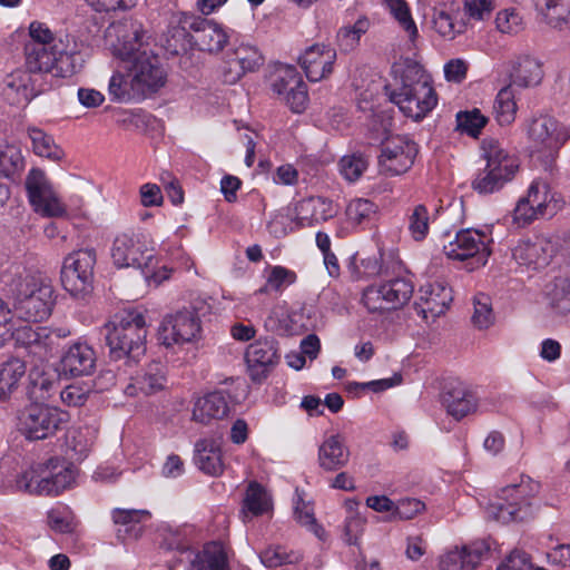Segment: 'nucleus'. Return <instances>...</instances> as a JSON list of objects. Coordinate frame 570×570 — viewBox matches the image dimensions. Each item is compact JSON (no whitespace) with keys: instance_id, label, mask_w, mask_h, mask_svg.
Wrapping results in <instances>:
<instances>
[{"instance_id":"f257e3e1","label":"nucleus","mask_w":570,"mask_h":570,"mask_svg":"<svg viewBox=\"0 0 570 570\" xmlns=\"http://www.w3.org/2000/svg\"><path fill=\"white\" fill-rule=\"evenodd\" d=\"M145 33L142 24L132 19L112 22L105 31L106 42L114 56L126 63L142 99L157 92L166 82L158 57L144 49Z\"/></svg>"},{"instance_id":"f03ea898","label":"nucleus","mask_w":570,"mask_h":570,"mask_svg":"<svg viewBox=\"0 0 570 570\" xmlns=\"http://www.w3.org/2000/svg\"><path fill=\"white\" fill-rule=\"evenodd\" d=\"M30 41L24 46L26 66L31 71L51 72L69 77L81 66L78 46L68 35L55 37L46 23L33 21L29 26Z\"/></svg>"},{"instance_id":"7ed1b4c3","label":"nucleus","mask_w":570,"mask_h":570,"mask_svg":"<svg viewBox=\"0 0 570 570\" xmlns=\"http://www.w3.org/2000/svg\"><path fill=\"white\" fill-rule=\"evenodd\" d=\"M394 82L385 86L390 100L409 118H424L438 104L430 76L415 62L395 68Z\"/></svg>"},{"instance_id":"20e7f679","label":"nucleus","mask_w":570,"mask_h":570,"mask_svg":"<svg viewBox=\"0 0 570 570\" xmlns=\"http://www.w3.org/2000/svg\"><path fill=\"white\" fill-rule=\"evenodd\" d=\"M106 343L114 360L137 361L146 352L147 323L142 312L124 311L104 325Z\"/></svg>"},{"instance_id":"39448f33","label":"nucleus","mask_w":570,"mask_h":570,"mask_svg":"<svg viewBox=\"0 0 570 570\" xmlns=\"http://www.w3.org/2000/svg\"><path fill=\"white\" fill-rule=\"evenodd\" d=\"M8 286L20 318L41 322L50 316L55 292L49 278L41 274L22 273L16 275Z\"/></svg>"},{"instance_id":"423d86ee","label":"nucleus","mask_w":570,"mask_h":570,"mask_svg":"<svg viewBox=\"0 0 570 570\" xmlns=\"http://www.w3.org/2000/svg\"><path fill=\"white\" fill-rule=\"evenodd\" d=\"M540 484L530 476L521 475L519 482L502 488L489 504V515L502 523L521 522L533 517L532 500L538 494Z\"/></svg>"},{"instance_id":"0eeeda50","label":"nucleus","mask_w":570,"mask_h":570,"mask_svg":"<svg viewBox=\"0 0 570 570\" xmlns=\"http://www.w3.org/2000/svg\"><path fill=\"white\" fill-rule=\"evenodd\" d=\"M482 149L487 165L473 179L472 188L479 194H492L513 178L519 165L498 140H484Z\"/></svg>"},{"instance_id":"6e6552de","label":"nucleus","mask_w":570,"mask_h":570,"mask_svg":"<svg viewBox=\"0 0 570 570\" xmlns=\"http://www.w3.org/2000/svg\"><path fill=\"white\" fill-rule=\"evenodd\" d=\"M559 209V199L550 185L542 179H534L527 195L518 200L512 218L515 225L525 227L537 219L554 216Z\"/></svg>"},{"instance_id":"1a4fd4ad","label":"nucleus","mask_w":570,"mask_h":570,"mask_svg":"<svg viewBox=\"0 0 570 570\" xmlns=\"http://www.w3.org/2000/svg\"><path fill=\"white\" fill-rule=\"evenodd\" d=\"M414 285L406 275L385 279L381 284L366 287L362 295L364 306L371 313L397 309L412 297Z\"/></svg>"},{"instance_id":"9d476101","label":"nucleus","mask_w":570,"mask_h":570,"mask_svg":"<svg viewBox=\"0 0 570 570\" xmlns=\"http://www.w3.org/2000/svg\"><path fill=\"white\" fill-rule=\"evenodd\" d=\"M96 261L94 248L75 250L65 257L61 284L71 296L83 298L92 291Z\"/></svg>"},{"instance_id":"9b49d317","label":"nucleus","mask_w":570,"mask_h":570,"mask_svg":"<svg viewBox=\"0 0 570 570\" xmlns=\"http://www.w3.org/2000/svg\"><path fill=\"white\" fill-rule=\"evenodd\" d=\"M111 259L118 268L134 267L148 273L155 262L154 248L144 236L134 233L118 234L110 249Z\"/></svg>"},{"instance_id":"f8f14e48","label":"nucleus","mask_w":570,"mask_h":570,"mask_svg":"<svg viewBox=\"0 0 570 570\" xmlns=\"http://www.w3.org/2000/svg\"><path fill=\"white\" fill-rule=\"evenodd\" d=\"M491 243L492 238L487 233L465 228L458 230L448 243H443V252L450 259H473L478 265H485L491 254Z\"/></svg>"},{"instance_id":"ddd939ff","label":"nucleus","mask_w":570,"mask_h":570,"mask_svg":"<svg viewBox=\"0 0 570 570\" xmlns=\"http://www.w3.org/2000/svg\"><path fill=\"white\" fill-rule=\"evenodd\" d=\"M19 429L29 440H43L53 435L65 422V414L57 407L31 403L19 414Z\"/></svg>"},{"instance_id":"4468645a","label":"nucleus","mask_w":570,"mask_h":570,"mask_svg":"<svg viewBox=\"0 0 570 570\" xmlns=\"http://www.w3.org/2000/svg\"><path fill=\"white\" fill-rule=\"evenodd\" d=\"M24 187L28 200L37 214L43 217H60L66 214V206L53 190L43 170L30 169L24 180Z\"/></svg>"},{"instance_id":"2eb2a0df","label":"nucleus","mask_w":570,"mask_h":570,"mask_svg":"<svg viewBox=\"0 0 570 570\" xmlns=\"http://www.w3.org/2000/svg\"><path fill=\"white\" fill-rule=\"evenodd\" d=\"M417 153V145L409 137H389L383 141L379 156L381 173L391 177L405 174L414 165Z\"/></svg>"},{"instance_id":"dca6fc26","label":"nucleus","mask_w":570,"mask_h":570,"mask_svg":"<svg viewBox=\"0 0 570 570\" xmlns=\"http://www.w3.org/2000/svg\"><path fill=\"white\" fill-rule=\"evenodd\" d=\"M202 331L200 320L194 307H184L167 314L159 327L161 343L169 347L175 344L190 343Z\"/></svg>"},{"instance_id":"f3484780","label":"nucleus","mask_w":570,"mask_h":570,"mask_svg":"<svg viewBox=\"0 0 570 570\" xmlns=\"http://www.w3.org/2000/svg\"><path fill=\"white\" fill-rule=\"evenodd\" d=\"M73 482L75 472L71 468H62L53 474L31 468L17 479V488L29 494L58 495Z\"/></svg>"},{"instance_id":"a211bd4d","label":"nucleus","mask_w":570,"mask_h":570,"mask_svg":"<svg viewBox=\"0 0 570 570\" xmlns=\"http://www.w3.org/2000/svg\"><path fill=\"white\" fill-rule=\"evenodd\" d=\"M53 334L56 337H66L69 332L52 331L46 326H22L13 333V338L17 348L23 356H29L32 362H43L52 351Z\"/></svg>"},{"instance_id":"6ab92c4d","label":"nucleus","mask_w":570,"mask_h":570,"mask_svg":"<svg viewBox=\"0 0 570 570\" xmlns=\"http://www.w3.org/2000/svg\"><path fill=\"white\" fill-rule=\"evenodd\" d=\"M46 71L17 69L3 78L2 92L11 105H27L46 90Z\"/></svg>"},{"instance_id":"aec40b11","label":"nucleus","mask_w":570,"mask_h":570,"mask_svg":"<svg viewBox=\"0 0 570 570\" xmlns=\"http://www.w3.org/2000/svg\"><path fill=\"white\" fill-rule=\"evenodd\" d=\"M272 89L293 112H303L308 102L307 86L294 66H282L276 70Z\"/></svg>"},{"instance_id":"412c9836","label":"nucleus","mask_w":570,"mask_h":570,"mask_svg":"<svg viewBox=\"0 0 570 570\" xmlns=\"http://www.w3.org/2000/svg\"><path fill=\"white\" fill-rule=\"evenodd\" d=\"M245 360L250 379L262 382L281 360L277 342L274 338L255 341L246 348Z\"/></svg>"},{"instance_id":"4be33fe9","label":"nucleus","mask_w":570,"mask_h":570,"mask_svg":"<svg viewBox=\"0 0 570 570\" xmlns=\"http://www.w3.org/2000/svg\"><path fill=\"white\" fill-rule=\"evenodd\" d=\"M528 135L538 151L549 154L559 150L568 139L567 132L558 120L547 115L532 119Z\"/></svg>"},{"instance_id":"5701e85b","label":"nucleus","mask_w":570,"mask_h":570,"mask_svg":"<svg viewBox=\"0 0 570 570\" xmlns=\"http://www.w3.org/2000/svg\"><path fill=\"white\" fill-rule=\"evenodd\" d=\"M337 58L336 50L325 43H315L306 48L298 61L312 82L330 77Z\"/></svg>"},{"instance_id":"b1692460","label":"nucleus","mask_w":570,"mask_h":570,"mask_svg":"<svg viewBox=\"0 0 570 570\" xmlns=\"http://www.w3.org/2000/svg\"><path fill=\"white\" fill-rule=\"evenodd\" d=\"M554 252V245L550 239L537 236L533 239L521 240L512 255L520 265L539 269L549 265Z\"/></svg>"},{"instance_id":"393cba45","label":"nucleus","mask_w":570,"mask_h":570,"mask_svg":"<svg viewBox=\"0 0 570 570\" xmlns=\"http://www.w3.org/2000/svg\"><path fill=\"white\" fill-rule=\"evenodd\" d=\"M452 301V291L442 283L424 285L420 288L419 301L415 303L417 313L426 321H434L444 314Z\"/></svg>"},{"instance_id":"a878e982","label":"nucleus","mask_w":570,"mask_h":570,"mask_svg":"<svg viewBox=\"0 0 570 570\" xmlns=\"http://www.w3.org/2000/svg\"><path fill=\"white\" fill-rule=\"evenodd\" d=\"M489 551L490 547L485 541L455 548L441 557L440 570H474Z\"/></svg>"},{"instance_id":"bb28decb","label":"nucleus","mask_w":570,"mask_h":570,"mask_svg":"<svg viewBox=\"0 0 570 570\" xmlns=\"http://www.w3.org/2000/svg\"><path fill=\"white\" fill-rule=\"evenodd\" d=\"M335 215L332 200L312 196L299 200L295 206V224L299 228L314 227Z\"/></svg>"},{"instance_id":"cd10ccee","label":"nucleus","mask_w":570,"mask_h":570,"mask_svg":"<svg viewBox=\"0 0 570 570\" xmlns=\"http://www.w3.org/2000/svg\"><path fill=\"white\" fill-rule=\"evenodd\" d=\"M96 352L86 342L71 344L61 357L62 371L70 376L90 375L96 367Z\"/></svg>"},{"instance_id":"c85d7f7f","label":"nucleus","mask_w":570,"mask_h":570,"mask_svg":"<svg viewBox=\"0 0 570 570\" xmlns=\"http://www.w3.org/2000/svg\"><path fill=\"white\" fill-rule=\"evenodd\" d=\"M189 29L196 33L195 42L199 49L208 52L222 51L230 37L222 24L208 19H194Z\"/></svg>"},{"instance_id":"c756f323","label":"nucleus","mask_w":570,"mask_h":570,"mask_svg":"<svg viewBox=\"0 0 570 570\" xmlns=\"http://www.w3.org/2000/svg\"><path fill=\"white\" fill-rule=\"evenodd\" d=\"M350 455L345 439L341 434H333L320 444L317 463L325 472H336L347 465Z\"/></svg>"},{"instance_id":"7c9ffc66","label":"nucleus","mask_w":570,"mask_h":570,"mask_svg":"<svg viewBox=\"0 0 570 570\" xmlns=\"http://www.w3.org/2000/svg\"><path fill=\"white\" fill-rule=\"evenodd\" d=\"M263 65V56L258 49L250 45H240L235 50V58L227 62V68L224 72V80L228 83H234L248 71H254Z\"/></svg>"},{"instance_id":"2f4dec72","label":"nucleus","mask_w":570,"mask_h":570,"mask_svg":"<svg viewBox=\"0 0 570 570\" xmlns=\"http://www.w3.org/2000/svg\"><path fill=\"white\" fill-rule=\"evenodd\" d=\"M111 515L121 542L137 540L144 530L142 521L150 517L148 511L136 509H114Z\"/></svg>"},{"instance_id":"473e14b6","label":"nucleus","mask_w":570,"mask_h":570,"mask_svg":"<svg viewBox=\"0 0 570 570\" xmlns=\"http://www.w3.org/2000/svg\"><path fill=\"white\" fill-rule=\"evenodd\" d=\"M59 379L52 371H46L38 366L30 370L28 375L27 394L32 403L49 401L58 391Z\"/></svg>"},{"instance_id":"72a5a7b5","label":"nucleus","mask_w":570,"mask_h":570,"mask_svg":"<svg viewBox=\"0 0 570 570\" xmlns=\"http://www.w3.org/2000/svg\"><path fill=\"white\" fill-rule=\"evenodd\" d=\"M228 411L226 395L223 392H213L196 400L193 409V420L206 425L213 420L224 419Z\"/></svg>"},{"instance_id":"f704fd0d","label":"nucleus","mask_w":570,"mask_h":570,"mask_svg":"<svg viewBox=\"0 0 570 570\" xmlns=\"http://www.w3.org/2000/svg\"><path fill=\"white\" fill-rule=\"evenodd\" d=\"M194 460L199 470L208 475L217 476L224 471L222 450L214 439H203L196 442Z\"/></svg>"},{"instance_id":"c9c22d12","label":"nucleus","mask_w":570,"mask_h":570,"mask_svg":"<svg viewBox=\"0 0 570 570\" xmlns=\"http://www.w3.org/2000/svg\"><path fill=\"white\" fill-rule=\"evenodd\" d=\"M108 95L114 102L127 104L142 99L134 79L129 76L126 63H124L121 70H116L111 75L108 83Z\"/></svg>"},{"instance_id":"e433bc0d","label":"nucleus","mask_w":570,"mask_h":570,"mask_svg":"<svg viewBox=\"0 0 570 570\" xmlns=\"http://www.w3.org/2000/svg\"><path fill=\"white\" fill-rule=\"evenodd\" d=\"M189 570H230L225 547L216 541L205 544L190 562Z\"/></svg>"},{"instance_id":"4c0bfd02","label":"nucleus","mask_w":570,"mask_h":570,"mask_svg":"<svg viewBox=\"0 0 570 570\" xmlns=\"http://www.w3.org/2000/svg\"><path fill=\"white\" fill-rule=\"evenodd\" d=\"M26 375V364L12 357L0 364V401L6 402L18 391Z\"/></svg>"},{"instance_id":"58836bf2","label":"nucleus","mask_w":570,"mask_h":570,"mask_svg":"<svg viewBox=\"0 0 570 570\" xmlns=\"http://www.w3.org/2000/svg\"><path fill=\"white\" fill-rule=\"evenodd\" d=\"M444 404L448 413L456 420H460L476 409V397L464 387H453L444 395Z\"/></svg>"},{"instance_id":"ea45409f","label":"nucleus","mask_w":570,"mask_h":570,"mask_svg":"<svg viewBox=\"0 0 570 570\" xmlns=\"http://www.w3.org/2000/svg\"><path fill=\"white\" fill-rule=\"evenodd\" d=\"M28 137L31 140L33 153L52 161H58L65 156L63 150L55 142V139L42 129L29 126L27 128Z\"/></svg>"},{"instance_id":"a19ab883","label":"nucleus","mask_w":570,"mask_h":570,"mask_svg":"<svg viewBox=\"0 0 570 570\" xmlns=\"http://www.w3.org/2000/svg\"><path fill=\"white\" fill-rule=\"evenodd\" d=\"M166 384V368L160 362H151L144 372L135 379L134 387L141 393L150 395L161 391Z\"/></svg>"},{"instance_id":"79ce46f5","label":"nucleus","mask_w":570,"mask_h":570,"mask_svg":"<svg viewBox=\"0 0 570 570\" xmlns=\"http://www.w3.org/2000/svg\"><path fill=\"white\" fill-rule=\"evenodd\" d=\"M432 24L435 32L445 40H454L464 33L466 24L458 13L446 10H434Z\"/></svg>"},{"instance_id":"37998d69","label":"nucleus","mask_w":570,"mask_h":570,"mask_svg":"<svg viewBox=\"0 0 570 570\" xmlns=\"http://www.w3.org/2000/svg\"><path fill=\"white\" fill-rule=\"evenodd\" d=\"M511 78L512 82L520 87L535 86L542 79L541 65L530 57H524L514 66Z\"/></svg>"},{"instance_id":"c03bdc74","label":"nucleus","mask_w":570,"mask_h":570,"mask_svg":"<svg viewBox=\"0 0 570 570\" xmlns=\"http://www.w3.org/2000/svg\"><path fill=\"white\" fill-rule=\"evenodd\" d=\"M493 111L497 121L503 125H510L514 121L517 112V104L514 101V92L512 86L503 87L497 95Z\"/></svg>"},{"instance_id":"a18cd8bd","label":"nucleus","mask_w":570,"mask_h":570,"mask_svg":"<svg viewBox=\"0 0 570 570\" xmlns=\"http://www.w3.org/2000/svg\"><path fill=\"white\" fill-rule=\"evenodd\" d=\"M370 28L367 18H358L353 26L342 27L337 31L336 40L341 51L350 52L354 50L361 40V37L366 33Z\"/></svg>"},{"instance_id":"49530a36","label":"nucleus","mask_w":570,"mask_h":570,"mask_svg":"<svg viewBox=\"0 0 570 570\" xmlns=\"http://www.w3.org/2000/svg\"><path fill=\"white\" fill-rule=\"evenodd\" d=\"M431 215L423 204L415 205L407 214V230L415 242L424 240L430 230Z\"/></svg>"},{"instance_id":"de8ad7c7","label":"nucleus","mask_w":570,"mask_h":570,"mask_svg":"<svg viewBox=\"0 0 570 570\" xmlns=\"http://www.w3.org/2000/svg\"><path fill=\"white\" fill-rule=\"evenodd\" d=\"M549 306L560 315L570 313V278H557L547 293Z\"/></svg>"},{"instance_id":"09e8293b","label":"nucleus","mask_w":570,"mask_h":570,"mask_svg":"<svg viewBox=\"0 0 570 570\" xmlns=\"http://www.w3.org/2000/svg\"><path fill=\"white\" fill-rule=\"evenodd\" d=\"M272 507L271 497L264 487L253 481L248 484L244 499V508L252 514L259 515L269 511Z\"/></svg>"},{"instance_id":"8fccbe9b","label":"nucleus","mask_w":570,"mask_h":570,"mask_svg":"<svg viewBox=\"0 0 570 570\" xmlns=\"http://www.w3.org/2000/svg\"><path fill=\"white\" fill-rule=\"evenodd\" d=\"M391 14L399 22L400 27L407 33L411 41L419 36L415 21L412 18L410 7L405 0H384Z\"/></svg>"},{"instance_id":"3c124183","label":"nucleus","mask_w":570,"mask_h":570,"mask_svg":"<svg viewBox=\"0 0 570 570\" xmlns=\"http://www.w3.org/2000/svg\"><path fill=\"white\" fill-rule=\"evenodd\" d=\"M24 168V158L21 150L12 145L0 148V175L13 178Z\"/></svg>"},{"instance_id":"603ef678","label":"nucleus","mask_w":570,"mask_h":570,"mask_svg":"<svg viewBox=\"0 0 570 570\" xmlns=\"http://www.w3.org/2000/svg\"><path fill=\"white\" fill-rule=\"evenodd\" d=\"M495 28L504 35H518L524 27V20L515 8H505L500 10L495 16Z\"/></svg>"},{"instance_id":"864d4df0","label":"nucleus","mask_w":570,"mask_h":570,"mask_svg":"<svg viewBox=\"0 0 570 570\" xmlns=\"http://www.w3.org/2000/svg\"><path fill=\"white\" fill-rule=\"evenodd\" d=\"M487 122L488 118L476 108L456 114V130L471 137H478Z\"/></svg>"},{"instance_id":"5fc2aeb1","label":"nucleus","mask_w":570,"mask_h":570,"mask_svg":"<svg viewBox=\"0 0 570 570\" xmlns=\"http://www.w3.org/2000/svg\"><path fill=\"white\" fill-rule=\"evenodd\" d=\"M296 281V274L283 266L271 267L266 277V283L256 293L264 294L271 291L281 292L284 287L293 284Z\"/></svg>"},{"instance_id":"6e6d98bb","label":"nucleus","mask_w":570,"mask_h":570,"mask_svg":"<svg viewBox=\"0 0 570 570\" xmlns=\"http://www.w3.org/2000/svg\"><path fill=\"white\" fill-rule=\"evenodd\" d=\"M367 159L363 154L345 155L338 163L340 173L348 181L357 180L367 168Z\"/></svg>"},{"instance_id":"4d7b16f0","label":"nucleus","mask_w":570,"mask_h":570,"mask_svg":"<svg viewBox=\"0 0 570 570\" xmlns=\"http://www.w3.org/2000/svg\"><path fill=\"white\" fill-rule=\"evenodd\" d=\"M474 312L472 315L473 324L484 330L490 327L494 322V315L491 307L490 297L483 293L478 294L474 297Z\"/></svg>"},{"instance_id":"13d9d810","label":"nucleus","mask_w":570,"mask_h":570,"mask_svg":"<svg viewBox=\"0 0 570 570\" xmlns=\"http://www.w3.org/2000/svg\"><path fill=\"white\" fill-rule=\"evenodd\" d=\"M544 16L549 24L559 27L570 16V0H544Z\"/></svg>"},{"instance_id":"bf43d9fd","label":"nucleus","mask_w":570,"mask_h":570,"mask_svg":"<svg viewBox=\"0 0 570 570\" xmlns=\"http://www.w3.org/2000/svg\"><path fill=\"white\" fill-rule=\"evenodd\" d=\"M376 206L368 199H354L346 207V216L353 224H362L375 214Z\"/></svg>"},{"instance_id":"052dcab7","label":"nucleus","mask_w":570,"mask_h":570,"mask_svg":"<svg viewBox=\"0 0 570 570\" xmlns=\"http://www.w3.org/2000/svg\"><path fill=\"white\" fill-rule=\"evenodd\" d=\"M495 9L493 0H464L463 10L465 16L474 21L489 19Z\"/></svg>"},{"instance_id":"680f3d73","label":"nucleus","mask_w":570,"mask_h":570,"mask_svg":"<svg viewBox=\"0 0 570 570\" xmlns=\"http://www.w3.org/2000/svg\"><path fill=\"white\" fill-rule=\"evenodd\" d=\"M294 514L296 520L302 524L309 527V529L317 535L321 537L323 529L316 523L313 508L309 503H306L299 494L294 503Z\"/></svg>"},{"instance_id":"e2e57ef3","label":"nucleus","mask_w":570,"mask_h":570,"mask_svg":"<svg viewBox=\"0 0 570 570\" xmlns=\"http://www.w3.org/2000/svg\"><path fill=\"white\" fill-rule=\"evenodd\" d=\"M425 505L422 501L413 498L400 500L394 505V511L390 520H411L424 510Z\"/></svg>"},{"instance_id":"0e129e2a","label":"nucleus","mask_w":570,"mask_h":570,"mask_svg":"<svg viewBox=\"0 0 570 570\" xmlns=\"http://www.w3.org/2000/svg\"><path fill=\"white\" fill-rule=\"evenodd\" d=\"M90 389L80 384H71L60 392V399L68 406H82L88 401Z\"/></svg>"},{"instance_id":"69168bd1","label":"nucleus","mask_w":570,"mask_h":570,"mask_svg":"<svg viewBox=\"0 0 570 570\" xmlns=\"http://www.w3.org/2000/svg\"><path fill=\"white\" fill-rule=\"evenodd\" d=\"M259 559L267 568H277L294 561L293 556L287 553L282 547H269L265 549L261 552Z\"/></svg>"},{"instance_id":"338daca9","label":"nucleus","mask_w":570,"mask_h":570,"mask_svg":"<svg viewBox=\"0 0 570 570\" xmlns=\"http://www.w3.org/2000/svg\"><path fill=\"white\" fill-rule=\"evenodd\" d=\"M365 525V519L358 512H352L345 519L344 539L348 544H356Z\"/></svg>"},{"instance_id":"774afa93","label":"nucleus","mask_w":570,"mask_h":570,"mask_svg":"<svg viewBox=\"0 0 570 570\" xmlns=\"http://www.w3.org/2000/svg\"><path fill=\"white\" fill-rule=\"evenodd\" d=\"M532 568L529 554L522 550H513L498 566L497 570H530Z\"/></svg>"}]
</instances>
